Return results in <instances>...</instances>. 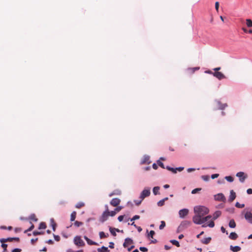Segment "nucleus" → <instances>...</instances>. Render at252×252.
Masks as SVG:
<instances>
[{
  "mask_svg": "<svg viewBox=\"0 0 252 252\" xmlns=\"http://www.w3.org/2000/svg\"><path fill=\"white\" fill-rule=\"evenodd\" d=\"M195 215L192 218L193 222L197 224H201L207 221L212 218L211 215L204 217L209 212V210L203 206H195L194 208Z\"/></svg>",
  "mask_w": 252,
  "mask_h": 252,
  "instance_id": "f257e3e1",
  "label": "nucleus"
},
{
  "mask_svg": "<svg viewBox=\"0 0 252 252\" xmlns=\"http://www.w3.org/2000/svg\"><path fill=\"white\" fill-rule=\"evenodd\" d=\"M221 214V212L220 211H216L213 215V218H212L213 220L210 221L207 224H203L202 227H206L208 226L211 228L214 227L215 226V223L214 222V220H216L219 217H220Z\"/></svg>",
  "mask_w": 252,
  "mask_h": 252,
  "instance_id": "f03ea898",
  "label": "nucleus"
},
{
  "mask_svg": "<svg viewBox=\"0 0 252 252\" xmlns=\"http://www.w3.org/2000/svg\"><path fill=\"white\" fill-rule=\"evenodd\" d=\"M105 208H106L105 211L103 213L102 215H101V216L100 217V218L99 219V220L101 222H103L105 221H106L108 219V217L109 216V211L108 209V206L106 205Z\"/></svg>",
  "mask_w": 252,
  "mask_h": 252,
  "instance_id": "7ed1b4c3",
  "label": "nucleus"
},
{
  "mask_svg": "<svg viewBox=\"0 0 252 252\" xmlns=\"http://www.w3.org/2000/svg\"><path fill=\"white\" fill-rule=\"evenodd\" d=\"M74 244L79 247L83 246L85 245L84 241L80 236H76L74 238Z\"/></svg>",
  "mask_w": 252,
  "mask_h": 252,
  "instance_id": "20e7f679",
  "label": "nucleus"
},
{
  "mask_svg": "<svg viewBox=\"0 0 252 252\" xmlns=\"http://www.w3.org/2000/svg\"><path fill=\"white\" fill-rule=\"evenodd\" d=\"M150 189L146 188L145 189L141 192L140 195V198L143 200L145 197L149 196L150 195Z\"/></svg>",
  "mask_w": 252,
  "mask_h": 252,
  "instance_id": "39448f33",
  "label": "nucleus"
},
{
  "mask_svg": "<svg viewBox=\"0 0 252 252\" xmlns=\"http://www.w3.org/2000/svg\"><path fill=\"white\" fill-rule=\"evenodd\" d=\"M207 72H208L209 73L213 74L214 76H215L216 78H217L219 80H221V79L225 78L224 75L221 72L216 71V72L213 73L211 71H209Z\"/></svg>",
  "mask_w": 252,
  "mask_h": 252,
  "instance_id": "423d86ee",
  "label": "nucleus"
},
{
  "mask_svg": "<svg viewBox=\"0 0 252 252\" xmlns=\"http://www.w3.org/2000/svg\"><path fill=\"white\" fill-rule=\"evenodd\" d=\"M214 199L217 201H223L224 202L226 200V198L224 195L221 193H220L214 195Z\"/></svg>",
  "mask_w": 252,
  "mask_h": 252,
  "instance_id": "0eeeda50",
  "label": "nucleus"
},
{
  "mask_svg": "<svg viewBox=\"0 0 252 252\" xmlns=\"http://www.w3.org/2000/svg\"><path fill=\"white\" fill-rule=\"evenodd\" d=\"M236 176L239 178L240 181L242 183L244 182L247 177V175H245V173L243 172H239L237 173Z\"/></svg>",
  "mask_w": 252,
  "mask_h": 252,
  "instance_id": "6e6552de",
  "label": "nucleus"
},
{
  "mask_svg": "<svg viewBox=\"0 0 252 252\" xmlns=\"http://www.w3.org/2000/svg\"><path fill=\"white\" fill-rule=\"evenodd\" d=\"M132 244H133V241L131 238H126L125 240L123 246L124 248H128V246Z\"/></svg>",
  "mask_w": 252,
  "mask_h": 252,
  "instance_id": "1a4fd4ad",
  "label": "nucleus"
},
{
  "mask_svg": "<svg viewBox=\"0 0 252 252\" xmlns=\"http://www.w3.org/2000/svg\"><path fill=\"white\" fill-rule=\"evenodd\" d=\"M245 218L250 223H252V213L247 212L245 214Z\"/></svg>",
  "mask_w": 252,
  "mask_h": 252,
  "instance_id": "9d476101",
  "label": "nucleus"
},
{
  "mask_svg": "<svg viewBox=\"0 0 252 252\" xmlns=\"http://www.w3.org/2000/svg\"><path fill=\"white\" fill-rule=\"evenodd\" d=\"M120 199L118 198H115L112 199L110 202V204L114 207H117L120 204Z\"/></svg>",
  "mask_w": 252,
  "mask_h": 252,
  "instance_id": "9b49d317",
  "label": "nucleus"
},
{
  "mask_svg": "<svg viewBox=\"0 0 252 252\" xmlns=\"http://www.w3.org/2000/svg\"><path fill=\"white\" fill-rule=\"evenodd\" d=\"M189 213V210L187 209H183L180 210L179 212V216L184 218L185 216H186Z\"/></svg>",
  "mask_w": 252,
  "mask_h": 252,
  "instance_id": "f8f14e48",
  "label": "nucleus"
},
{
  "mask_svg": "<svg viewBox=\"0 0 252 252\" xmlns=\"http://www.w3.org/2000/svg\"><path fill=\"white\" fill-rule=\"evenodd\" d=\"M236 196L235 192L233 190H231L230 192V196L228 199V201L230 202H232L235 199Z\"/></svg>",
  "mask_w": 252,
  "mask_h": 252,
  "instance_id": "ddd939ff",
  "label": "nucleus"
},
{
  "mask_svg": "<svg viewBox=\"0 0 252 252\" xmlns=\"http://www.w3.org/2000/svg\"><path fill=\"white\" fill-rule=\"evenodd\" d=\"M226 106V104H222L220 101H218L216 102V107L219 109H223Z\"/></svg>",
  "mask_w": 252,
  "mask_h": 252,
  "instance_id": "4468645a",
  "label": "nucleus"
},
{
  "mask_svg": "<svg viewBox=\"0 0 252 252\" xmlns=\"http://www.w3.org/2000/svg\"><path fill=\"white\" fill-rule=\"evenodd\" d=\"M84 239L87 241V243L90 245H97V244L96 242L93 241L88 238L87 236H84Z\"/></svg>",
  "mask_w": 252,
  "mask_h": 252,
  "instance_id": "2eb2a0df",
  "label": "nucleus"
},
{
  "mask_svg": "<svg viewBox=\"0 0 252 252\" xmlns=\"http://www.w3.org/2000/svg\"><path fill=\"white\" fill-rule=\"evenodd\" d=\"M238 237V235L235 232H231L230 233L229 238L233 240H235L237 239Z\"/></svg>",
  "mask_w": 252,
  "mask_h": 252,
  "instance_id": "dca6fc26",
  "label": "nucleus"
},
{
  "mask_svg": "<svg viewBox=\"0 0 252 252\" xmlns=\"http://www.w3.org/2000/svg\"><path fill=\"white\" fill-rule=\"evenodd\" d=\"M230 249L233 252H238L241 250V248L239 246H230Z\"/></svg>",
  "mask_w": 252,
  "mask_h": 252,
  "instance_id": "f3484780",
  "label": "nucleus"
},
{
  "mask_svg": "<svg viewBox=\"0 0 252 252\" xmlns=\"http://www.w3.org/2000/svg\"><path fill=\"white\" fill-rule=\"evenodd\" d=\"M168 199V197H165V198H163V199L160 200V201H159L158 202V205L160 207L163 206L164 204L165 201L167 200Z\"/></svg>",
  "mask_w": 252,
  "mask_h": 252,
  "instance_id": "a211bd4d",
  "label": "nucleus"
},
{
  "mask_svg": "<svg viewBox=\"0 0 252 252\" xmlns=\"http://www.w3.org/2000/svg\"><path fill=\"white\" fill-rule=\"evenodd\" d=\"M97 251L98 252H109V250L108 249V248L104 246H102L101 248H98L97 249Z\"/></svg>",
  "mask_w": 252,
  "mask_h": 252,
  "instance_id": "6ab92c4d",
  "label": "nucleus"
},
{
  "mask_svg": "<svg viewBox=\"0 0 252 252\" xmlns=\"http://www.w3.org/2000/svg\"><path fill=\"white\" fill-rule=\"evenodd\" d=\"M99 237L100 239L105 238L108 237L109 234L108 233L105 234L104 232L101 231L99 233Z\"/></svg>",
  "mask_w": 252,
  "mask_h": 252,
  "instance_id": "aec40b11",
  "label": "nucleus"
},
{
  "mask_svg": "<svg viewBox=\"0 0 252 252\" xmlns=\"http://www.w3.org/2000/svg\"><path fill=\"white\" fill-rule=\"evenodd\" d=\"M211 240V238L208 237V238H206L204 239L203 240H202L201 242L204 244H208L210 242Z\"/></svg>",
  "mask_w": 252,
  "mask_h": 252,
  "instance_id": "412c9836",
  "label": "nucleus"
},
{
  "mask_svg": "<svg viewBox=\"0 0 252 252\" xmlns=\"http://www.w3.org/2000/svg\"><path fill=\"white\" fill-rule=\"evenodd\" d=\"M13 240V238H7L6 239L2 238L0 240L1 243H5L6 242H12Z\"/></svg>",
  "mask_w": 252,
  "mask_h": 252,
  "instance_id": "4be33fe9",
  "label": "nucleus"
},
{
  "mask_svg": "<svg viewBox=\"0 0 252 252\" xmlns=\"http://www.w3.org/2000/svg\"><path fill=\"white\" fill-rule=\"evenodd\" d=\"M160 188L159 187H155L153 188V193L155 195H157L159 194V190Z\"/></svg>",
  "mask_w": 252,
  "mask_h": 252,
  "instance_id": "5701e85b",
  "label": "nucleus"
},
{
  "mask_svg": "<svg viewBox=\"0 0 252 252\" xmlns=\"http://www.w3.org/2000/svg\"><path fill=\"white\" fill-rule=\"evenodd\" d=\"M229 226L231 228H235L236 227V223L234 220H231L229 222Z\"/></svg>",
  "mask_w": 252,
  "mask_h": 252,
  "instance_id": "b1692460",
  "label": "nucleus"
},
{
  "mask_svg": "<svg viewBox=\"0 0 252 252\" xmlns=\"http://www.w3.org/2000/svg\"><path fill=\"white\" fill-rule=\"evenodd\" d=\"M76 216V212L75 211H73L72 212L70 215V221H73L75 220Z\"/></svg>",
  "mask_w": 252,
  "mask_h": 252,
  "instance_id": "393cba45",
  "label": "nucleus"
},
{
  "mask_svg": "<svg viewBox=\"0 0 252 252\" xmlns=\"http://www.w3.org/2000/svg\"><path fill=\"white\" fill-rule=\"evenodd\" d=\"M85 206V203L82 202H80L77 203L75 207L77 209H80L81 208L84 207Z\"/></svg>",
  "mask_w": 252,
  "mask_h": 252,
  "instance_id": "a878e982",
  "label": "nucleus"
},
{
  "mask_svg": "<svg viewBox=\"0 0 252 252\" xmlns=\"http://www.w3.org/2000/svg\"><path fill=\"white\" fill-rule=\"evenodd\" d=\"M50 223L53 228V230L55 231L56 224L55 222L54 221V220L53 219H52L50 220Z\"/></svg>",
  "mask_w": 252,
  "mask_h": 252,
  "instance_id": "bb28decb",
  "label": "nucleus"
},
{
  "mask_svg": "<svg viewBox=\"0 0 252 252\" xmlns=\"http://www.w3.org/2000/svg\"><path fill=\"white\" fill-rule=\"evenodd\" d=\"M29 219L31 220H33L34 221H37V219L36 218V216L35 214H32L30 217H29Z\"/></svg>",
  "mask_w": 252,
  "mask_h": 252,
  "instance_id": "cd10ccee",
  "label": "nucleus"
},
{
  "mask_svg": "<svg viewBox=\"0 0 252 252\" xmlns=\"http://www.w3.org/2000/svg\"><path fill=\"white\" fill-rule=\"evenodd\" d=\"M46 228V225L44 222H41L39 224L38 229H44Z\"/></svg>",
  "mask_w": 252,
  "mask_h": 252,
  "instance_id": "c85d7f7f",
  "label": "nucleus"
},
{
  "mask_svg": "<svg viewBox=\"0 0 252 252\" xmlns=\"http://www.w3.org/2000/svg\"><path fill=\"white\" fill-rule=\"evenodd\" d=\"M170 242L173 244V245H175L176 246H177V247H180V244L179 243V242L177 240H170Z\"/></svg>",
  "mask_w": 252,
  "mask_h": 252,
  "instance_id": "c756f323",
  "label": "nucleus"
},
{
  "mask_svg": "<svg viewBox=\"0 0 252 252\" xmlns=\"http://www.w3.org/2000/svg\"><path fill=\"white\" fill-rule=\"evenodd\" d=\"M83 223L82 222L79 221L77 220L75 221L74 223V225L77 227L81 226V225H83Z\"/></svg>",
  "mask_w": 252,
  "mask_h": 252,
  "instance_id": "7c9ffc66",
  "label": "nucleus"
},
{
  "mask_svg": "<svg viewBox=\"0 0 252 252\" xmlns=\"http://www.w3.org/2000/svg\"><path fill=\"white\" fill-rule=\"evenodd\" d=\"M121 191L119 190H116L114 191L112 193L109 194L110 196H112L113 195H120L121 194Z\"/></svg>",
  "mask_w": 252,
  "mask_h": 252,
  "instance_id": "2f4dec72",
  "label": "nucleus"
},
{
  "mask_svg": "<svg viewBox=\"0 0 252 252\" xmlns=\"http://www.w3.org/2000/svg\"><path fill=\"white\" fill-rule=\"evenodd\" d=\"M246 25L248 27H252V21L250 19H246Z\"/></svg>",
  "mask_w": 252,
  "mask_h": 252,
  "instance_id": "473e14b6",
  "label": "nucleus"
},
{
  "mask_svg": "<svg viewBox=\"0 0 252 252\" xmlns=\"http://www.w3.org/2000/svg\"><path fill=\"white\" fill-rule=\"evenodd\" d=\"M109 231L112 235H113L114 236H116V231H115V228H112L111 227H110Z\"/></svg>",
  "mask_w": 252,
  "mask_h": 252,
  "instance_id": "72a5a7b5",
  "label": "nucleus"
},
{
  "mask_svg": "<svg viewBox=\"0 0 252 252\" xmlns=\"http://www.w3.org/2000/svg\"><path fill=\"white\" fill-rule=\"evenodd\" d=\"M235 206L239 208H243L245 207L244 204H240L239 202H237L235 204Z\"/></svg>",
  "mask_w": 252,
  "mask_h": 252,
  "instance_id": "f704fd0d",
  "label": "nucleus"
},
{
  "mask_svg": "<svg viewBox=\"0 0 252 252\" xmlns=\"http://www.w3.org/2000/svg\"><path fill=\"white\" fill-rule=\"evenodd\" d=\"M166 168L167 170H168L169 171H170L174 173H176L175 168H172V167H170L169 166H167L166 167Z\"/></svg>",
  "mask_w": 252,
  "mask_h": 252,
  "instance_id": "c9c22d12",
  "label": "nucleus"
},
{
  "mask_svg": "<svg viewBox=\"0 0 252 252\" xmlns=\"http://www.w3.org/2000/svg\"><path fill=\"white\" fill-rule=\"evenodd\" d=\"M2 243L1 247L3 249V252H7V249L6 248H7V244H4V243Z\"/></svg>",
  "mask_w": 252,
  "mask_h": 252,
  "instance_id": "e433bc0d",
  "label": "nucleus"
},
{
  "mask_svg": "<svg viewBox=\"0 0 252 252\" xmlns=\"http://www.w3.org/2000/svg\"><path fill=\"white\" fill-rule=\"evenodd\" d=\"M201 190V188H196V189H193L192 191H191V193L192 194H195V193H196L197 192H198L199 191Z\"/></svg>",
  "mask_w": 252,
  "mask_h": 252,
  "instance_id": "4c0bfd02",
  "label": "nucleus"
},
{
  "mask_svg": "<svg viewBox=\"0 0 252 252\" xmlns=\"http://www.w3.org/2000/svg\"><path fill=\"white\" fill-rule=\"evenodd\" d=\"M225 179L227 181L229 182H232L233 181V178L231 176H226Z\"/></svg>",
  "mask_w": 252,
  "mask_h": 252,
  "instance_id": "58836bf2",
  "label": "nucleus"
},
{
  "mask_svg": "<svg viewBox=\"0 0 252 252\" xmlns=\"http://www.w3.org/2000/svg\"><path fill=\"white\" fill-rule=\"evenodd\" d=\"M34 225L33 224H32V225L31 226V227L28 228V229L26 230L25 231H24V233H27L28 231H32L33 228H34Z\"/></svg>",
  "mask_w": 252,
  "mask_h": 252,
  "instance_id": "ea45409f",
  "label": "nucleus"
},
{
  "mask_svg": "<svg viewBox=\"0 0 252 252\" xmlns=\"http://www.w3.org/2000/svg\"><path fill=\"white\" fill-rule=\"evenodd\" d=\"M165 226V222L164 221H161V224L159 225V228L160 229H162Z\"/></svg>",
  "mask_w": 252,
  "mask_h": 252,
  "instance_id": "a19ab883",
  "label": "nucleus"
},
{
  "mask_svg": "<svg viewBox=\"0 0 252 252\" xmlns=\"http://www.w3.org/2000/svg\"><path fill=\"white\" fill-rule=\"evenodd\" d=\"M155 232L154 230H151L150 231L149 234H148V236L151 237L152 238H153V236L155 235Z\"/></svg>",
  "mask_w": 252,
  "mask_h": 252,
  "instance_id": "79ce46f5",
  "label": "nucleus"
},
{
  "mask_svg": "<svg viewBox=\"0 0 252 252\" xmlns=\"http://www.w3.org/2000/svg\"><path fill=\"white\" fill-rule=\"evenodd\" d=\"M139 250L143 252H146L148 251V249L146 247H140Z\"/></svg>",
  "mask_w": 252,
  "mask_h": 252,
  "instance_id": "37998d69",
  "label": "nucleus"
},
{
  "mask_svg": "<svg viewBox=\"0 0 252 252\" xmlns=\"http://www.w3.org/2000/svg\"><path fill=\"white\" fill-rule=\"evenodd\" d=\"M158 165L161 167V168L164 169L165 168V167H164V165L163 164V163L160 161L159 160H158Z\"/></svg>",
  "mask_w": 252,
  "mask_h": 252,
  "instance_id": "c03bdc74",
  "label": "nucleus"
},
{
  "mask_svg": "<svg viewBox=\"0 0 252 252\" xmlns=\"http://www.w3.org/2000/svg\"><path fill=\"white\" fill-rule=\"evenodd\" d=\"M109 216H111V217H113L114 216H115V215L116 214V212L115 211H111L110 212L109 211Z\"/></svg>",
  "mask_w": 252,
  "mask_h": 252,
  "instance_id": "a18cd8bd",
  "label": "nucleus"
},
{
  "mask_svg": "<svg viewBox=\"0 0 252 252\" xmlns=\"http://www.w3.org/2000/svg\"><path fill=\"white\" fill-rule=\"evenodd\" d=\"M219 2L218 1H217L215 2V9L217 10V11L218 12L219 8Z\"/></svg>",
  "mask_w": 252,
  "mask_h": 252,
  "instance_id": "49530a36",
  "label": "nucleus"
},
{
  "mask_svg": "<svg viewBox=\"0 0 252 252\" xmlns=\"http://www.w3.org/2000/svg\"><path fill=\"white\" fill-rule=\"evenodd\" d=\"M202 179L204 181H208L209 179V176L207 175H204L202 176Z\"/></svg>",
  "mask_w": 252,
  "mask_h": 252,
  "instance_id": "de8ad7c7",
  "label": "nucleus"
},
{
  "mask_svg": "<svg viewBox=\"0 0 252 252\" xmlns=\"http://www.w3.org/2000/svg\"><path fill=\"white\" fill-rule=\"evenodd\" d=\"M140 218V216L138 215H135L131 219V221Z\"/></svg>",
  "mask_w": 252,
  "mask_h": 252,
  "instance_id": "09e8293b",
  "label": "nucleus"
},
{
  "mask_svg": "<svg viewBox=\"0 0 252 252\" xmlns=\"http://www.w3.org/2000/svg\"><path fill=\"white\" fill-rule=\"evenodd\" d=\"M220 229L222 233H226V234H228V232L225 230V229L223 226H221Z\"/></svg>",
  "mask_w": 252,
  "mask_h": 252,
  "instance_id": "8fccbe9b",
  "label": "nucleus"
},
{
  "mask_svg": "<svg viewBox=\"0 0 252 252\" xmlns=\"http://www.w3.org/2000/svg\"><path fill=\"white\" fill-rule=\"evenodd\" d=\"M54 237L55 240L56 241H60V237L59 236L54 235Z\"/></svg>",
  "mask_w": 252,
  "mask_h": 252,
  "instance_id": "3c124183",
  "label": "nucleus"
},
{
  "mask_svg": "<svg viewBox=\"0 0 252 252\" xmlns=\"http://www.w3.org/2000/svg\"><path fill=\"white\" fill-rule=\"evenodd\" d=\"M219 174H213L211 176V178L213 179H214L215 178H217L219 176Z\"/></svg>",
  "mask_w": 252,
  "mask_h": 252,
  "instance_id": "603ef678",
  "label": "nucleus"
},
{
  "mask_svg": "<svg viewBox=\"0 0 252 252\" xmlns=\"http://www.w3.org/2000/svg\"><path fill=\"white\" fill-rule=\"evenodd\" d=\"M124 216H120L118 218V220H119V221H122L123 219H124Z\"/></svg>",
  "mask_w": 252,
  "mask_h": 252,
  "instance_id": "864d4df0",
  "label": "nucleus"
},
{
  "mask_svg": "<svg viewBox=\"0 0 252 252\" xmlns=\"http://www.w3.org/2000/svg\"><path fill=\"white\" fill-rule=\"evenodd\" d=\"M109 248L111 249H113L114 248V244L113 242H110L109 243Z\"/></svg>",
  "mask_w": 252,
  "mask_h": 252,
  "instance_id": "5fc2aeb1",
  "label": "nucleus"
},
{
  "mask_svg": "<svg viewBox=\"0 0 252 252\" xmlns=\"http://www.w3.org/2000/svg\"><path fill=\"white\" fill-rule=\"evenodd\" d=\"M41 234V232H38V231H35L33 232V234L35 236L37 235H40Z\"/></svg>",
  "mask_w": 252,
  "mask_h": 252,
  "instance_id": "6e6d98bb",
  "label": "nucleus"
},
{
  "mask_svg": "<svg viewBox=\"0 0 252 252\" xmlns=\"http://www.w3.org/2000/svg\"><path fill=\"white\" fill-rule=\"evenodd\" d=\"M21 250L20 249H14L12 250V252H21Z\"/></svg>",
  "mask_w": 252,
  "mask_h": 252,
  "instance_id": "4d7b16f0",
  "label": "nucleus"
},
{
  "mask_svg": "<svg viewBox=\"0 0 252 252\" xmlns=\"http://www.w3.org/2000/svg\"><path fill=\"white\" fill-rule=\"evenodd\" d=\"M37 240H38L37 238H36L35 239H31L32 244L33 245L37 241Z\"/></svg>",
  "mask_w": 252,
  "mask_h": 252,
  "instance_id": "13d9d810",
  "label": "nucleus"
},
{
  "mask_svg": "<svg viewBox=\"0 0 252 252\" xmlns=\"http://www.w3.org/2000/svg\"><path fill=\"white\" fill-rule=\"evenodd\" d=\"M176 169V171L177 172V171H182L183 169H184V167H178V168H175Z\"/></svg>",
  "mask_w": 252,
  "mask_h": 252,
  "instance_id": "bf43d9fd",
  "label": "nucleus"
},
{
  "mask_svg": "<svg viewBox=\"0 0 252 252\" xmlns=\"http://www.w3.org/2000/svg\"><path fill=\"white\" fill-rule=\"evenodd\" d=\"M247 192L249 194H252V189H248L247 190Z\"/></svg>",
  "mask_w": 252,
  "mask_h": 252,
  "instance_id": "052dcab7",
  "label": "nucleus"
},
{
  "mask_svg": "<svg viewBox=\"0 0 252 252\" xmlns=\"http://www.w3.org/2000/svg\"><path fill=\"white\" fill-rule=\"evenodd\" d=\"M134 248V246L133 245V244H132L130 247L127 248V250H128V251H130Z\"/></svg>",
  "mask_w": 252,
  "mask_h": 252,
  "instance_id": "680f3d73",
  "label": "nucleus"
},
{
  "mask_svg": "<svg viewBox=\"0 0 252 252\" xmlns=\"http://www.w3.org/2000/svg\"><path fill=\"white\" fill-rule=\"evenodd\" d=\"M122 209V207H118L117 208H116L115 210V211L116 212H119Z\"/></svg>",
  "mask_w": 252,
  "mask_h": 252,
  "instance_id": "e2e57ef3",
  "label": "nucleus"
},
{
  "mask_svg": "<svg viewBox=\"0 0 252 252\" xmlns=\"http://www.w3.org/2000/svg\"><path fill=\"white\" fill-rule=\"evenodd\" d=\"M153 168L154 169H158V165L156 163H154L153 164Z\"/></svg>",
  "mask_w": 252,
  "mask_h": 252,
  "instance_id": "0e129e2a",
  "label": "nucleus"
},
{
  "mask_svg": "<svg viewBox=\"0 0 252 252\" xmlns=\"http://www.w3.org/2000/svg\"><path fill=\"white\" fill-rule=\"evenodd\" d=\"M204 234V231H202L201 232H200V234H198L196 237L197 238H199L200 236H201L202 235H203Z\"/></svg>",
  "mask_w": 252,
  "mask_h": 252,
  "instance_id": "69168bd1",
  "label": "nucleus"
},
{
  "mask_svg": "<svg viewBox=\"0 0 252 252\" xmlns=\"http://www.w3.org/2000/svg\"><path fill=\"white\" fill-rule=\"evenodd\" d=\"M164 248H165V250H168L170 249L171 247L168 246H167V245H165L164 246Z\"/></svg>",
  "mask_w": 252,
  "mask_h": 252,
  "instance_id": "338daca9",
  "label": "nucleus"
},
{
  "mask_svg": "<svg viewBox=\"0 0 252 252\" xmlns=\"http://www.w3.org/2000/svg\"><path fill=\"white\" fill-rule=\"evenodd\" d=\"M21 230V229L20 228H16L15 229V232H19Z\"/></svg>",
  "mask_w": 252,
  "mask_h": 252,
  "instance_id": "774afa93",
  "label": "nucleus"
}]
</instances>
